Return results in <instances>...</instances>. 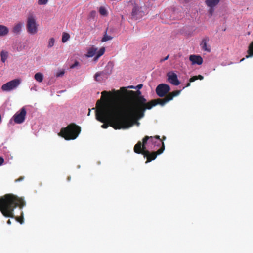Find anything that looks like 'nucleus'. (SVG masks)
Wrapping results in <instances>:
<instances>
[{
	"instance_id": "nucleus-12",
	"label": "nucleus",
	"mask_w": 253,
	"mask_h": 253,
	"mask_svg": "<svg viewBox=\"0 0 253 253\" xmlns=\"http://www.w3.org/2000/svg\"><path fill=\"white\" fill-rule=\"evenodd\" d=\"M168 81L174 85H178L180 82L178 80L177 75L173 72H169L167 75Z\"/></svg>"
},
{
	"instance_id": "nucleus-15",
	"label": "nucleus",
	"mask_w": 253,
	"mask_h": 253,
	"mask_svg": "<svg viewBox=\"0 0 253 253\" xmlns=\"http://www.w3.org/2000/svg\"><path fill=\"white\" fill-rule=\"evenodd\" d=\"M23 24L22 23H18L15 25L12 29V32L16 35L19 34L21 31Z\"/></svg>"
},
{
	"instance_id": "nucleus-8",
	"label": "nucleus",
	"mask_w": 253,
	"mask_h": 253,
	"mask_svg": "<svg viewBox=\"0 0 253 253\" xmlns=\"http://www.w3.org/2000/svg\"><path fill=\"white\" fill-rule=\"evenodd\" d=\"M20 84L19 79H14L3 84L1 89L4 91H10L16 88Z\"/></svg>"
},
{
	"instance_id": "nucleus-22",
	"label": "nucleus",
	"mask_w": 253,
	"mask_h": 253,
	"mask_svg": "<svg viewBox=\"0 0 253 253\" xmlns=\"http://www.w3.org/2000/svg\"><path fill=\"white\" fill-rule=\"evenodd\" d=\"M0 56L1 61L4 63L5 62L6 59L7 58V53L6 52L2 51L0 53Z\"/></svg>"
},
{
	"instance_id": "nucleus-32",
	"label": "nucleus",
	"mask_w": 253,
	"mask_h": 253,
	"mask_svg": "<svg viewBox=\"0 0 253 253\" xmlns=\"http://www.w3.org/2000/svg\"><path fill=\"white\" fill-rule=\"evenodd\" d=\"M142 86H143V85L142 84H139L138 85L136 86L135 88H136V89H137L139 90V89H140L141 88H142Z\"/></svg>"
},
{
	"instance_id": "nucleus-27",
	"label": "nucleus",
	"mask_w": 253,
	"mask_h": 253,
	"mask_svg": "<svg viewBox=\"0 0 253 253\" xmlns=\"http://www.w3.org/2000/svg\"><path fill=\"white\" fill-rule=\"evenodd\" d=\"M48 0H39L38 4L39 5H45L47 4Z\"/></svg>"
},
{
	"instance_id": "nucleus-26",
	"label": "nucleus",
	"mask_w": 253,
	"mask_h": 253,
	"mask_svg": "<svg viewBox=\"0 0 253 253\" xmlns=\"http://www.w3.org/2000/svg\"><path fill=\"white\" fill-rule=\"evenodd\" d=\"M99 12L101 15L105 16L107 14V11L105 8L101 7L99 9Z\"/></svg>"
},
{
	"instance_id": "nucleus-34",
	"label": "nucleus",
	"mask_w": 253,
	"mask_h": 253,
	"mask_svg": "<svg viewBox=\"0 0 253 253\" xmlns=\"http://www.w3.org/2000/svg\"><path fill=\"white\" fill-rule=\"evenodd\" d=\"M169 55H168L165 58H164V59H162L160 60V62H162L165 60H167L168 58H169Z\"/></svg>"
},
{
	"instance_id": "nucleus-9",
	"label": "nucleus",
	"mask_w": 253,
	"mask_h": 253,
	"mask_svg": "<svg viewBox=\"0 0 253 253\" xmlns=\"http://www.w3.org/2000/svg\"><path fill=\"white\" fill-rule=\"evenodd\" d=\"M170 90V86L165 84H159L156 88L157 94L160 97L167 96L168 93Z\"/></svg>"
},
{
	"instance_id": "nucleus-42",
	"label": "nucleus",
	"mask_w": 253,
	"mask_h": 253,
	"mask_svg": "<svg viewBox=\"0 0 253 253\" xmlns=\"http://www.w3.org/2000/svg\"><path fill=\"white\" fill-rule=\"evenodd\" d=\"M7 223L8 224V225H10L11 224V222L10 221V220H8L7 222Z\"/></svg>"
},
{
	"instance_id": "nucleus-29",
	"label": "nucleus",
	"mask_w": 253,
	"mask_h": 253,
	"mask_svg": "<svg viewBox=\"0 0 253 253\" xmlns=\"http://www.w3.org/2000/svg\"><path fill=\"white\" fill-rule=\"evenodd\" d=\"M198 77H197V76H194L193 77H192L191 78H190V79H189V82H194L195 81L198 80Z\"/></svg>"
},
{
	"instance_id": "nucleus-39",
	"label": "nucleus",
	"mask_w": 253,
	"mask_h": 253,
	"mask_svg": "<svg viewBox=\"0 0 253 253\" xmlns=\"http://www.w3.org/2000/svg\"><path fill=\"white\" fill-rule=\"evenodd\" d=\"M31 90H35V91H36L37 89H36V86L34 85V86L32 87L31 88Z\"/></svg>"
},
{
	"instance_id": "nucleus-33",
	"label": "nucleus",
	"mask_w": 253,
	"mask_h": 253,
	"mask_svg": "<svg viewBox=\"0 0 253 253\" xmlns=\"http://www.w3.org/2000/svg\"><path fill=\"white\" fill-rule=\"evenodd\" d=\"M108 127V124H103L101 126V127H102L103 128H107Z\"/></svg>"
},
{
	"instance_id": "nucleus-45",
	"label": "nucleus",
	"mask_w": 253,
	"mask_h": 253,
	"mask_svg": "<svg viewBox=\"0 0 253 253\" xmlns=\"http://www.w3.org/2000/svg\"><path fill=\"white\" fill-rule=\"evenodd\" d=\"M70 180V177H68V180L69 181Z\"/></svg>"
},
{
	"instance_id": "nucleus-47",
	"label": "nucleus",
	"mask_w": 253,
	"mask_h": 253,
	"mask_svg": "<svg viewBox=\"0 0 253 253\" xmlns=\"http://www.w3.org/2000/svg\"><path fill=\"white\" fill-rule=\"evenodd\" d=\"M161 144L162 145V144H161V143H159V146H161Z\"/></svg>"
},
{
	"instance_id": "nucleus-46",
	"label": "nucleus",
	"mask_w": 253,
	"mask_h": 253,
	"mask_svg": "<svg viewBox=\"0 0 253 253\" xmlns=\"http://www.w3.org/2000/svg\"><path fill=\"white\" fill-rule=\"evenodd\" d=\"M244 60V58L240 60V62H241V61H243Z\"/></svg>"
},
{
	"instance_id": "nucleus-31",
	"label": "nucleus",
	"mask_w": 253,
	"mask_h": 253,
	"mask_svg": "<svg viewBox=\"0 0 253 253\" xmlns=\"http://www.w3.org/2000/svg\"><path fill=\"white\" fill-rule=\"evenodd\" d=\"M108 92L106 91H103L101 92V94H102V98L103 99V96L104 95H106L107 96L108 95Z\"/></svg>"
},
{
	"instance_id": "nucleus-2",
	"label": "nucleus",
	"mask_w": 253,
	"mask_h": 253,
	"mask_svg": "<svg viewBox=\"0 0 253 253\" xmlns=\"http://www.w3.org/2000/svg\"><path fill=\"white\" fill-rule=\"evenodd\" d=\"M26 205V202L22 197L13 194H6L0 198V211L5 217L15 218L21 224L24 223L23 213L22 211L20 217H16L14 210L19 207L22 209Z\"/></svg>"
},
{
	"instance_id": "nucleus-21",
	"label": "nucleus",
	"mask_w": 253,
	"mask_h": 253,
	"mask_svg": "<svg viewBox=\"0 0 253 253\" xmlns=\"http://www.w3.org/2000/svg\"><path fill=\"white\" fill-rule=\"evenodd\" d=\"M105 52V48L102 47L101 48L99 51H98L96 53L97 55L96 57H95V59H97L99 57H100L101 56H102Z\"/></svg>"
},
{
	"instance_id": "nucleus-1",
	"label": "nucleus",
	"mask_w": 253,
	"mask_h": 253,
	"mask_svg": "<svg viewBox=\"0 0 253 253\" xmlns=\"http://www.w3.org/2000/svg\"><path fill=\"white\" fill-rule=\"evenodd\" d=\"M121 90L126 96L123 103L117 102L103 103L98 100L96 103L97 109L95 110L96 119L98 121L108 122L115 129L131 127L134 124L132 119L143 117L145 110L148 109L146 108L147 104L154 100L147 102L139 90L128 91L125 87L121 88Z\"/></svg>"
},
{
	"instance_id": "nucleus-24",
	"label": "nucleus",
	"mask_w": 253,
	"mask_h": 253,
	"mask_svg": "<svg viewBox=\"0 0 253 253\" xmlns=\"http://www.w3.org/2000/svg\"><path fill=\"white\" fill-rule=\"evenodd\" d=\"M70 35L67 33H63L62 37V42L63 43L66 42L69 39Z\"/></svg>"
},
{
	"instance_id": "nucleus-11",
	"label": "nucleus",
	"mask_w": 253,
	"mask_h": 253,
	"mask_svg": "<svg viewBox=\"0 0 253 253\" xmlns=\"http://www.w3.org/2000/svg\"><path fill=\"white\" fill-rule=\"evenodd\" d=\"M144 13L142 10L141 7H139L137 5H135L132 10L131 18L137 20L143 17Z\"/></svg>"
},
{
	"instance_id": "nucleus-6",
	"label": "nucleus",
	"mask_w": 253,
	"mask_h": 253,
	"mask_svg": "<svg viewBox=\"0 0 253 253\" xmlns=\"http://www.w3.org/2000/svg\"><path fill=\"white\" fill-rule=\"evenodd\" d=\"M113 67L111 64L108 63L104 70L101 72H97L94 76V80L97 82L105 80L112 73Z\"/></svg>"
},
{
	"instance_id": "nucleus-5",
	"label": "nucleus",
	"mask_w": 253,
	"mask_h": 253,
	"mask_svg": "<svg viewBox=\"0 0 253 253\" xmlns=\"http://www.w3.org/2000/svg\"><path fill=\"white\" fill-rule=\"evenodd\" d=\"M181 91V90H179L170 92L168 94L166 97L163 99H154L152 102L147 104L146 108L148 109H151L153 107L158 104L163 106L169 101L172 100L174 97L179 95Z\"/></svg>"
},
{
	"instance_id": "nucleus-25",
	"label": "nucleus",
	"mask_w": 253,
	"mask_h": 253,
	"mask_svg": "<svg viewBox=\"0 0 253 253\" xmlns=\"http://www.w3.org/2000/svg\"><path fill=\"white\" fill-rule=\"evenodd\" d=\"M54 42H55V40L53 38H50L48 42V48L52 47L54 45Z\"/></svg>"
},
{
	"instance_id": "nucleus-16",
	"label": "nucleus",
	"mask_w": 253,
	"mask_h": 253,
	"mask_svg": "<svg viewBox=\"0 0 253 253\" xmlns=\"http://www.w3.org/2000/svg\"><path fill=\"white\" fill-rule=\"evenodd\" d=\"M209 41V39L208 37L205 38L203 39L201 43L200 46L202 49L205 51H207L208 52L211 51V49L210 47H208L207 46V43Z\"/></svg>"
},
{
	"instance_id": "nucleus-41",
	"label": "nucleus",
	"mask_w": 253,
	"mask_h": 253,
	"mask_svg": "<svg viewBox=\"0 0 253 253\" xmlns=\"http://www.w3.org/2000/svg\"><path fill=\"white\" fill-rule=\"evenodd\" d=\"M190 85V83H187V85H186V87H188V86H189ZM185 87H183V89H184V88H185Z\"/></svg>"
},
{
	"instance_id": "nucleus-30",
	"label": "nucleus",
	"mask_w": 253,
	"mask_h": 253,
	"mask_svg": "<svg viewBox=\"0 0 253 253\" xmlns=\"http://www.w3.org/2000/svg\"><path fill=\"white\" fill-rule=\"evenodd\" d=\"M214 12V7H210L209 12L211 15H212Z\"/></svg>"
},
{
	"instance_id": "nucleus-19",
	"label": "nucleus",
	"mask_w": 253,
	"mask_h": 253,
	"mask_svg": "<svg viewBox=\"0 0 253 253\" xmlns=\"http://www.w3.org/2000/svg\"><path fill=\"white\" fill-rule=\"evenodd\" d=\"M97 48L94 47H91L88 51L87 54L88 57H92L95 55L97 52Z\"/></svg>"
},
{
	"instance_id": "nucleus-43",
	"label": "nucleus",
	"mask_w": 253,
	"mask_h": 253,
	"mask_svg": "<svg viewBox=\"0 0 253 253\" xmlns=\"http://www.w3.org/2000/svg\"><path fill=\"white\" fill-rule=\"evenodd\" d=\"M185 2H188L190 0H183Z\"/></svg>"
},
{
	"instance_id": "nucleus-17",
	"label": "nucleus",
	"mask_w": 253,
	"mask_h": 253,
	"mask_svg": "<svg viewBox=\"0 0 253 253\" xmlns=\"http://www.w3.org/2000/svg\"><path fill=\"white\" fill-rule=\"evenodd\" d=\"M220 0H206L205 2L207 5L209 7H214L216 6Z\"/></svg>"
},
{
	"instance_id": "nucleus-37",
	"label": "nucleus",
	"mask_w": 253,
	"mask_h": 253,
	"mask_svg": "<svg viewBox=\"0 0 253 253\" xmlns=\"http://www.w3.org/2000/svg\"><path fill=\"white\" fill-rule=\"evenodd\" d=\"M197 77H197L198 79H200L201 80H203L204 78L203 76H202V75H200L197 76Z\"/></svg>"
},
{
	"instance_id": "nucleus-44",
	"label": "nucleus",
	"mask_w": 253,
	"mask_h": 253,
	"mask_svg": "<svg viewBox=\"0 0 253 253\" xmlns=\"http://www.w3.org/2000/svg\"><path fill=\"white\" fill-rule=\"evenodd\" d=\"M90 111H91V110L89 109V112L88 113V116L90 115Z\"/></svg>"
},
{
	"instance_id": "nucleus-38",
	"label": "nucleus",
	"mask_w": 253,
	"mask_h": 253,
	"mask_svg": "<svg viewBox=\"0 0 253 253\" xmlns=\"http://www.w3.org/2000/svg\"><path fill=\"white\" fill-rule=\"evenodd\" d=\"M64 74V72H61L60 73H59L57 74V76L60 77L62 76Z\"/></svg>"
},
{
	"instance_id": "nucleus-28",
	"label": "nucleus",
	"mask_w": 253,
	"mask_h": 253,
	"mask_svg": "<svg viewBox=\"0 0 253 253\" xmlns=\"http://www.w3.org/2000/svg\"><path fill=\"white\" fill-rule=\"evenodd\" d=\"M79 65V62L78 61H75V63L73 64L70 65V68L71 69H74L75 67L78 66Z\"/></svg>"
},
{
	"instance_id": "nucleus-10",
	"label": "nucleus",
	"mask_w": 253,
	"mask_h": 253,
	"mask_svg": "<svg viewBox=\"0 0 253 253\" xmlns=\"http://www.w3.org/2000/svg\"><path fill=\"white\" fill-rule=\"evenodd\" d=\"M26 111L24 107L21 109L20 112H17L14 116V122L17 124L22 123L25 119Z\"/></svg>"
},
{
	"instance_id": "nucleus-20",
	"label": "nucleus",
	"mask_w": 253,
	"mask_h": 253,
	"mask_svg": "<svg viewBox=\"0 0 253 253\" xmlns=\"http://www.w3.org/2000/svg\"><path fill=\"white\" fill-rule=\"evenodd\" d=\"M34 78H35V79L37 81H38L39 82H42L43 79V76L42 74L39 72V73H37L36 74H35V75L34 76Z\"/></svg>"
},
{
	"instance_id": "nucleus-36",
	"label": "nucleus",
	"mask_w": 253,
	"mask_h": 253,
	"mask_svg": "<svg viewBox=\"0 0 253 253\" xmlns=\"http://www.w3.org/2000/svg\"><path fill=\"white\" fill-rule=\"evenodd\" d=\"M4 162V159L0 157V166Z\"/></svg>"
},
{
	"instance_id": "nucleus-3",
	"label": "nucleus",
	"mask_w": 253,
	"mask_h": 253,
	"mask_svg": "<svg viewBox=\"0 0 253 253\" xmlns=\"http://www.w3.org/2000/svg\"><path fill=\"white\" fill-rule=\"evenodd\" d=\"M146 143H136L134 147V151L137 154H141L143 155L144 158H146L147 160L146 163L150 162L152 160H155L157 155L162 154L164 149V143H161L162 146L157 151L150 152L148 150L146 149Z\"/></svg>"
},
{
	"instance_id": "nucleus-4",
	"label": "nucleus",
	"mask_w": 253,
	"mask_h": 253,
	"mask_svg": "<svg viewBox=\"0 0 253 253\" xmlns=\"http://www.w3.org/2000/svg\"><path fill=\"white\" fill-rule=\"evenodd\" d=\"M81 130L79 126L71 124L66 127L62 128L58 135L66 140H74L78 136Z\"/></svg>"
},
{
	"instance_id": "nucleus-18",
	"label": "nucleus",
	"mask_w": 253,
	"mask_h": 253,
	"mask_svg": "<svg viewBox=\"0 0 253 253\" xmlns=\"http://www.w3.org/2000/svg\"><path fill=\"white\" fill-rule=\"evenodd\" d=\"M9 32L8 28L4 26L0 25V36H4L6 35Z\"/></svg>"
},
{
	"instance_id": "nucleus-7",
	"label": "nucleus",
	"mask_w": 253,
	"mask_h": 253,
	"mask_svg": "<svg viewBox=\"0 0 253 253\" xmlns=\"http://www.w3.org/2000/svg\"><path fill=\"white\" fill-rule=\"evenodd\" d=\"M38 26L35 17L32 14L29 15L26 24L27 32L31 35L35 34L38 31Z\"/></svg>"
},
{
	"instance_id": "nucleus-40",
	"label": "nucleus",
	"mask_w": 253,
	"mask_h": 253,
	"mask_svg": "<svg viewBox=\"0 0 253 253\" xmlns=\"http://www.w3.org/2000/svg\"><path fill=\"white\" fill-rule=\"evenodd\" d=\"M128 88H131V89H136L135 86L133 85L128 86L127 87Z\"/></svg>"
},
{
	"instance_id": "nucleus-35",
	"label": "nucleus",
	"mask_w": 253,
	"mask_h": 253,
	"mask_svg": "<svg viewBox=\"0 0 253 253\" xmlns=\"http://www.w3.org/2000/svg\"><path fill=\"white\" fill-rule=\"evenodd\" d=\"M24 179V177H20V178H19L18 179H17L15 180V181L16 182H17L18 181H20L21 180H22L23 179Z\"/></svg>"
},
{
	"instance_id": "nucleus-23",
	"label": "nucleus",
	"mask_w": 253,
	"mask_h": 253,
	"mask_svg": "<svg viewBox=\"0 0 253 253\" xmlns=\"http://www.w3.org/2000/svg\"><path fill=\"white\" fill-rule=\"evenodd\" d=\"M113 37L111 36H109L107 34V31H105V34L104 35V37L102 38L101 40L102 42H105L106 41H108L109 40H112Z\"/></svg>"
},
{
	"instance_id": "nucleus-13",
	"label": "nucleus",
	"mask_w": 253,
	"mask_h": 253,
	"mask_svg": "<svg viewBox=\"0 0 253 253\" xmlns=\"http://www.w3.org/2000/svg\"><path fill=\"white\" fill-rule=\"evenodd\" d=\"M189 60L191 61L193 65H201L203 63V59L199 55H191L189 57Z\"/></svg>"
},
{
	"instance_id": "nucleus-14",
	"label": "nucleus",
	"mask_w": 253,
	"mask_h": 253,
	"mask_svg": "<svg viewBox=\"0 0 253 253\" xmlns=\"http://www.w3.org/2000/svg\"><path fill=\"white\" fill-rule=\"evenodd\" d=\"M166 137L164 136H163L162 139H161L160 138V136L159 135H156L154 137H153L152 136L149 137L148 136H146L143 138L142 142H143V143L147 142V141L148 140H149V142H155L154 141V139H158L161 141V142H163V141L166 140Z\"/></svg>"
}]
</instances>
